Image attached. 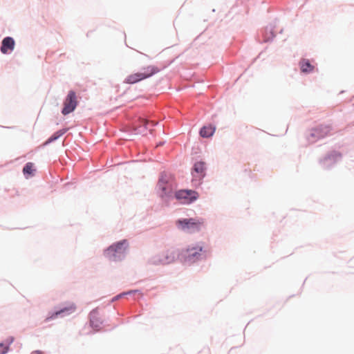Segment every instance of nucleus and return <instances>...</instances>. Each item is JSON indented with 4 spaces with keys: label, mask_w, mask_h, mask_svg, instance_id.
I'll list each match as a JSON object with an SVG mask.
<instances>
[{
    "label": "nucleus",
    "mask_w": 354,
    "mask_h": 354,
    "mask_svg": "<svg viewBox=\"0 0 354 354\" xmlns=\"http://www.w3.org/2000/svg\"><path fill=\"white\" fill-rule=\"evenodd\" d=\"M176 197L183 203H191L198 197V194L193 190H180L176 193Z\"/></svg>",
    "instance_id": "0eeeda50"
},
{
    "label": "nucleus",
    "mask_w": 354,
    "mask_h": 354,
    "mask_svg": "<svg viewBox=\"0 0 354 354\" xmlns=\"http://www.w3.org/2000/svg\"><path fill=\"white\" fill-rule=\"evenodd\" d=\"M76 310V306L73 303L67 304L66 306L57 310L52 314V315L46 319V321L48 322L50 319H55L58 316H66L69 315L73 313Z\"/></svg>",
    "instance_id": "6e6552de"
},
{
    "label": "nucleus",
    "mask_w": 354,
    "mask_h": 354,
    "mask_svg": "<svg viewBox=\"0 0 354 354\" xmlns=\"http://www.w3.org/2000/svg\"><path fill=\"white\" fill-rule=\"evenodd\" d=\"M158 188L162 191V195H166L169 193V187L167 185V180L166 175H161L158 183Z\"/></svg>",
    "instance_id": "ddd939ff"
},
{
    "label": "nucleus",
    "mask_w": 354,
    "mask_h": 354,
    "mask_svg": "<svg viewBox=\"0 0 354 354\" xmlns=\"http://www.w3.org/2000/svg\"><path fill=\"white\" fill-rule=\"evenodd\" d=\"M215 129L212 125L204 126L200 131V135L203 138H209L214 134Z\"/></svg>",
    "instance_id": "4468645a"
},
{
    "label": "nucleus",
    "mask_w": 354,
    "mask_h": 354,
    "mask_svg": "<svg viewBox=\"0 0 354 354\" xmlns=\"http://www.w3.org/2000/svg\"><path fill=\"white\" fill-rule=\"evenodd\" d=\"M331 128L328 125H320L312 130L310 136L314 138H322L329 134Z\"/></svg>",
    "instance_id": "1a4fd4ad"
},
{
    "label": "nucleus",
    "mask_w": 354,
    "mask_h": 354,
    "mask_svg": "<svg viewBox=\"0 0 354 354\" xmlns=\"http://www.w3.org/2000/svg\"><path fill=\"white\" fill-rule=\"evenodd\" d=\"M35 171V169L32 162L26 163L23 169V173L24 175H33Z\"/></svg>",
    "instance_id": "2eb2a0df"
},
{
    "label": "nucleus",
    "mask_w": 354,
    "mask_h": 354,
    "mask_svg": "<svg viewBox=\"0 0 354 354\" xmlns=\"http://www.w3.org/2000/svg\"><path fill=\"white\" fill-rule=\"evenodd\" d=\"M31 354H44V353L41 351H35L32 352Z\"/></svg>",
    "instance_id": "6ab92c4d"
},
{
    "label": "nucleus",
    "mask_w": 354,
    "mask_h": 354,
    "mask_svg": "<svg viewBox=\"0 0 354 354\" xmlns=\"http://www.w3.org/2000/svg\"><path fill=\"white\" fill-rule=\"evenodd\" d=\"M176 250L174 248H166L153 259L154 264H169L174 262L176 257Z\"/></svg>",
    "instance_id": "7ed1b4c3"
},
{
    "label": "nucleus",
    "mask_w": 354,
    "mask_h": 354,
    "mask_svg": "<svg viewBox=\"0 0 354 354\" xmlns=\"http://www.w3.org/2000/svg\"><path fill=\"white\" fill-rule=\"evenodd\" d=\"M203 251V245L198 244L194 246H189L185 250L182 252L181 255L185 261L194 262L199 259Z\"/></svg>",
    "instance_id": "39448f33"
},
{
    "label": "nucleus",
    "mask_w": 354,
    "mask_h": 354,
    "mask_svg": "<svg viewBox=\"0 0 354 354\" xmlns=\"http://www.w3.org/2000/svg\"><path fill=\"white\" fill-rule=\"evenodd\" d=\"M140 125L145 127L148 124L149 122L147 120H146L145 119H140Z\"/></svg>",
    "instance_id": "a211bd4d"
},
{
    "label": "nucleus",
    "mask_w": 354,
    "mask_h": 354,
    "mask_svg": "<svg viewBox=\"0 0 354 354\" xmlns=\"http://www.w3.org/2000/svg\"><path fill=\"white\" fill-rule=\"evenodd\" d=\"M133 292V291H129V292H128L127 294H131V293H132Z\"/></svg>",
    "instance_id": "aec40b11"
},
{
    "label": "nucleus",
    "mask_w": 354,
    "mask_h": 354,
    "mask_svg": "<svg viewBox=\"0 0 354 354\" xmlns=\"http://www.w3.org/2000/svg\"><path fill=\"white\" fill-rule=\"evenodd\" d=\"M15 47V41L12 37H7L2 41L1 46V51L3 54L8 53L9 51H12Z\"/></svg>",
    "instance_id": "9b49d317"
},
{
    "label": "nucleus",
    "mask_w": 354,
    "mask_h": 354,
    "mask_svg": "<svg viewBox=\"0 0 354 354\" xmlns=\"http://www.w3.org/2000/svg\"><path fill=\"white\" fill-rule=\"evenodd\" d=\"M77 105L76 94L73 91H70L64 102V107L62 113L66 115L73 112Z\"/></svg>",
    "instance_id": "423d86ee"
},
{
    "label": "nucleus",
    "mask_w": 354,
    "mask_h": 354,
    "mask_svg": "<svg viewBox=\"0 0 354 354\" xmlns=\"http://www.w3.org/2000/svg\"><path fill=\"white\" fill-rule=\"evenodd\" d=\"M176 224L182 230L192 233L200 231L205 225V221L201 218H190L178 220Z\"/></svg>",
    "instance_id": "f03ea898"
},
{
    "label": "nucleus",
    "mask_w": 354,
    "mask_h": 354,
    "mask_svg": "<svg viewBox=\"0 0 354 354\" xmlns=\"http://www.w3.org/2000/svg\"><path fill=\"white\" fill-rule=\"evenodd\" d=\"M205 163L204 162H196L194 165L193 177L194 178L201 179L205 175Z\"/></svg>",
    "instance_id": "9d476101"
},
{
    "label": "nucleus",
    "mask_w": 354,
    "mask_h": 354,
    "mask_svg": "<svg viewBox=\"0 0 354 354\" xmlns=\"http://www.w3.org/2000/svg\"><path fill=\"white\" fill-rule=\"evenodd\" d=\"M301 71L304 73H312L315 70V66L310 63L306 59H302L299 62Z\"/></svg>",
    "instance_id": "f8f14e48"
},
{
    "label": "nucleus",
    "mask_w": 354,
    "mask_h": 354,
    "mask_svg": "<svg viewBox=\"0 0 354 354\" xmlns=\"http://www.w3.org/2000/svg\"><path fill=\"white\" fill-rule=\"evenodd\" d=\"M8 351V346L3 343H0V354H5Z\"/></svg>",
    "instance_id": "f3484780"
},
{
    "label": "nucleus",
    "mask_w": 354,
    "mask_h": 354,
    "mask_svg": "<svg viewBox=\"0 0 354 354\" xmlns=\"http://www.w3.org/2000/svg\"><path fill=\"white\" fill-rule=\"evenodd\" d=\"M91 325H93V321L91 320Z\"/></svg>",
    "instance_id": "412c9836"
},
{
    "label": "nucleus",
    "mask_w": 354,
    "mask_h": 354,
    "mask_svg": "<svg viewBox=\"0 0 354 354\" xmlns=\"http://www.w3.org/2000/svg\"><path fill=\"white\" fill-rule=\"evenodd\" d=\"M127 246V241L123 240L110 246L106 250L105 254L110 260L116 261L124 253Z\"/></svg>",
    "instance_id": "20e7f679"
},
{
    "label": "nucleus",
    "mask_w": 354,
    "mask_h": 354,
    "mask_svg": "<svg viewBox=\"0 0 354 354\" xmlns=\"http://www.w3.org/2000/svg\"><path fill=\"white\" fill-rule=\"evenodd\" d=\"M160 71V69L157 66L149 65L142 68L140 71L134 72L127 75L124 80V83L129 84H136L142 80L151 77Z\"/></svg>",
    "instance_id": "f257e3e1"
},
{
    "label": "nucleus",
    "mask_w": 354,
    "mask_h": 354,
    "mask_svg": "<svg viewBox=\"0 0 354 354\" xmlns=\"http://www.w3.org/2000/svg\"><path fill=\"white\" fill-rule=\"evenodd\" d=\"M65 133H66V130H64V129L59 130V131L55 132L50 138H48L47 142H51L57 140L58 138L62 136Z\"/></svg>",
    "instance_id": "dca6fc26"
}]
</instances>
